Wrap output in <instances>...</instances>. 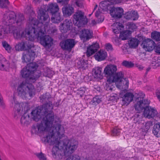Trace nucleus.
<instances>
[{
  "label": "nucleus",
  "instance_id": "53",
  "mask_svg": "<svg viewBox=\"0 0 160 160\" xmlns=\"http://www.w3.org/2000/svg\"><path fill=\"white\" fill-rule=\"evenodd\" d=\"M106 87V90L108 91L111 92L112 91L113 89V87H112V86L110 87L107 84Z\"/></svg>",
  "mask_w": 160,
  "mask_h": 160
},
{
  "label": "nucleus",
  "instance_id": "34",
  "mask_svg": "<svg viewBox=\"0 0 160 160\" xmlns=\"http://www.w3.org/2000/svg\"><path fill=\"white\" fill-rule=\"evenodd\" d=\"M151 65L153 68L159 67L160 66V58L157 57H154L152 59Z\"/></svg>",
  "mask_w": 160,
  "mask_h": 160
},
{
  "label": "nucleus",
  "instance_id": "10",
  "mask_svg": "<svg viewBox=\"0 0 160 160\" xmlns=\"http://www.w3.org/2000/svg\"><path fill=\"white\" fill-rule=\"evenodd\" d=\"M73 17L76 21V24L78 27H80L87 23L86 17L84 15V13L81 11H78L73 15Z\"/></svg>",
  "mask_w": 160,
  "mask_h": 160
},
{
  "label": "nucleus",
  "instance_id": "23",
  "mask_svg": "<svg viewBox=\"0 0 160 160\" xmlns=\"http://www.w3.org/2000/svg\"><path fill=\"white\" fill-rule=\"evenodd\" d=\"M99 48V44L97 43L93 44L87 48L86 54L89 57L97 51Z\"/></svg>",
  "mask_w": 160,
  "mask_h": 160
},
{
  "label": "nucleus",
  "instance_id": "48",
  "mask_svg": "<svg viewBox=\"0 0 160 160\" xmlns=\"http://www.w3.org/2000/svg\"><path fill=\"white\" fill-rule=\"evenodd\" d=\"M105 47L106 49L108 51H111L113 50L112 46L110 43L106 44Z\"/></svg>",
  "mask_w": 160,
  "mask_h": 160
},
{
  "label": "nucleus",
  "instance_id": "37",
  "mask_svg": "<svg viewBox=\"0 0 160 160\" xmlns=\"http://www.w3.org/2000/svg\"><path fill=\"white\" fill-rule=\"evenodd\" d=\"M6 29H5L4 28H2L0 29V38H3L5 36L6 34L8 33H11L10 32L9 29L7 28V26L6 28Z\"/></svg>",
  "mask_w": 160,
  "mask_h": 160
},
{
  "label": "nucleus",
  "instance_id": "41",
  "mask_svg": "<svg viewBox=\"0 0 160 160\" xmlns=\"http://www.w3.org/2000/svg\"><path fill=\"white\" fill-rule=\"evenodd\" d=\"M122 66L128 68H130L133 67L134 66L133 63L131 61L126 60H124L122 63Z\"/></svg>",
  "mask_w": 160,
  "mask_h": 160
},
{
  "label": "nucleus",
  "instance_id": "60",
  "mask_svg": "<svg viewBox=\"0 0 160 160\" xmlns=\"http://www.w3.org/2000/svg\"><path fill=\"white\" fill-rule=\"evenodd\" d=\"M156 95L157 98L159 100V101L160 102V93H157L156 94Z\"/></svg>",
  "mask_w": 160,
  "mask_h": 160
},
{
  "label": "nucleus",
  "instance_id": "6",
  "mask_svg": "<svg viewBox=\"0 0 160 160\" xmlns=\"http://www.w3.org/2000/svg\"><path fill=\"white\" fill-rule=\"evenodd\" d=\"M38 67L35 62H32L27 64L25 67L21 71L22 77L25 78H28L27 80L30 82H34L40 77V75L36 74L37 68Z\"/></svg>",
  "mask_w": 160,
  "mask_h": 160
},
{
  "label": "nucleus",
  "instance_id": "26",
  "mask_svg": "<svg viewBox=\"0 0 160 160\" xmlns=\"http://www.w3.org/2000/svg\"><path fill=\"white\" fill-rule=\"evenodd\" d=\"M40 99L41 101L42 102H45L46 103L43 104L41 106H39V107H42V106L47 103H48L49 102H52L49 101L50 98H51V95L48 93H46L45 94H43L42 95L40 96ZM52 105H53L52 103ZM53 106V105H52ZM39 107H38L37 108Z\"/></svg>",
  "mask_w": 160,
  "mask_h": 160
},
{
  "label": "nucleus",
  "instance_id": "24",
  "mask_svg": "<svg viewBox=\"0 0 160 160\" xmlns=\"http://www.w3.org/2000/svg\"><path fill=\"white\" fill-rule=\"evenodd\" d=\"M123 15L124 18L128 20H135L138 18L137 12L135 11L127 12Z\"/></svg>",
  "mask_w": 160,
  "mask_h": 160
},
{
  "label": "nucleus",
  "instance_id": "9",
  "mask_svg": "<svg viewBox=\"0 0 160 160\" xmlns=\"http://www.w3.org/2000/svg\"><path fill=\"white\" fill-rule=\"evenodd\" d=\"M22 37L25 38L28 41L25 42H22L17 44L15 46V48L16 50L18 51L27 50L28 51L30 50L32 51H33V50H36L32 42L33 41H31L27 39L24 35L22 36L20 38L17 39H20Z\"/></svg>",
  "mask_w": 160,
  "mask_h": 160
},
{
  "label": "nucleus",
  "instance_id": "17",
  "mask_svg": "<svg viewBox=\"0 0 160 160\" xmlns=\"http://www.w3.org/2000/svg\"><path fill=\"white\" fill-rule=\"evenodd\" d=\"M157 114V111L150 107L145 108L143 113L144 117L149 119L153 118Z\"/></svg>",
  "mask_w": 160,
  "mask_h": 160
},
{
  "label": "nucleus",
  "instance_id": "46",
  "mask_svg": "<svg viewBox=\"0 0 160 160\" xmlns=\"http://www.w3.org/2000/svg\"><path fill=\"white\" fill-rule=\"evenodd\" d=\"M120 132V129L117 127H115L112 131V135L113 136H118L119 135Z\"/></svg>",
  "mask_w": 160,
  "mask_h": 160
},
{
  "label": "nucleus",
  "instance_id": "31",
  "mask_svg": "<svg viewBox=\"0 0 160 160\" xmlns=\"http://www.w3.org/2000/svg\"><path fill=\"white\" fill-rule=\"evenodd\" d=\"M140 112L138 111L134 115L133 117V121L135 123L138 124L142 123V114L140 113Z\"/></svg>",
  "mask_w": 160,
  "mask_h": 160
},
{
  "label": "nucleus",
  "instance_id": "52",
  "mask_svg": "<svg viewBox=\"0 0 160 160\" xmlns=\"http://www.w3.org/2000/svg\"><path fill=\"white\" fill-rule=\"evenodd\" d=\"M124 81L123 82V84H125V87L126 88H128L129 85V81L128 79L127 78H124Z\"/></svg>",
  "mask_w": 160,
  "mask_h": 160
},
{
  "label": "nucleus",
  "instance_id": "15",
  "mask_svg": "<svg viewBox=\"0 0 160 160\" xmlns=\"http://www.w3.org/2000/svg\"><path fill=\"white\" fill-rule=\"evenodd\" d=\"M124 10L120 7L114 8L110 11L111 15L115 18H121L123 15Z\"/></svg>",
  "mask_w": 160,
  "mask_h": 160
},
{
  "label": "nucleus",
  "instance_id": "64",
  "mask_svg": "<svg viewBox=\"0 0 160 160\" xmlns=\"http://www.w3.org/2000/svg\"><path fill=\"white\" fill-rule=\"evenodd\" d=\"M150 68H148L147 69H146V72H148V71H149L150 69Z\"/></svg>",
  "mask_w": 160,
  "mask_h": 160
},
{
  "label": "nucleus",
  "instance_id": "16",
  "mask_svg": "<svg viewBox=\"0 0 160 160\" xmlns=\"http://www.w3.org/2000/svg\"><path fill=\"white\" fill-rule=\"evenodd\" d=\"M13 101L12 103H14L15 104L14 107V117L16 118H18L20 117L23 112V108L21 103H17L15 101L14 98H13Z\"/></svg>",
  "mask_w": 160,
  "mask_h": 160
},
{
  "label": "nucleus",
  "instance_id": "3",
  "mask_svg": "<svg viewBox=\"0 0 160 160\" xmlns=\"http://www.w3.org/2000/svg\"><path fill=\"white\" fill-rule=\"evenodd\" d=\"M52 110V102H49L31 112L32 118L35 121H38L41 118V116H44L40 123H38L32 126L31 130L32 134H38L43 133L52 127L54 120Z\"/></svg>",
  "mask_w": 160,
  "mask_h": 160
},
{
  "label": "nucleus",
  "instance_id": "7",
  "mask_svg": "<svg viewBox=\"0 0 160 160\" xmlns=\"http://www.w3.org/2000/svg\"><path fill=\"white\" fill-rule=\"evenodd\" d=\"M18 96L22 98H27L30 99L35 95V90L34 86L30 83L27 81L22 82L18 86L17 88Z\"/></svg>",
  "mask_w": 160,
  "mask_h": 160
},
{
  "label": "nucleus",
  "instance_id": "21",
  "mask_svg": "<svg viewBox=\"0 0 160 160\" xmlns=\"http://www.w3.org/2000/svg\"><path fill=\"white\" fill-rule=\"evenodd\" d=\"M72 25V23L71 20L66 19L60 26L61 32L63 33L66 32L70 29L71 26Z\"/></svg>",
  "mask_w": 160,
  "mask_h": 160
},
{
  "label": "nucleus",
  "instance_id": "18",
  "mask_svg": "<svg viewBox=\"0 0 160 160\" xmlns=\"http://www.w3.org/2000/svg\"><path fill=\"white\" fill-rule=\"evenodd\" d=\"M33 51L29 50L27 54L23 55L22 58L23 62L28 63L30 62L32 59H33V58L36 56V50Z\"/></svg>",
  "mask_w": 160,
  "mask_h": 160
},
{
  "label": "nucleus",
  "instance_id": "45",
  "mask_svg": "<svg viewBox=\"0 0 160 160\" xmlns=\"http://www.w3.org/2000/svg\"><path fill=\"white\" fill-rule=\"evenodd\" d=\"M9 4L8 0H0V7L1 8H6Z\"/></svg>",
  "mask_w": 160,
  "mask_h": 160
},
{
  "label": "nucleus",
  "instance_id": "57",
  "mask_svg": "<svg viewBox=\"0 0 160 160\" xmlns=\"http://www.w3.org/2000/svg\"><path fill=\"white\" fill-rule=\"evenodd\" d=\"M4 65L2 63V62H1V64H0V69L2 70H3L4 69Z\"/></svg>",
  "mask_w": 160,
  "mask_h": 160
},
{
  "label": "nucleus",
  "instance_id": "40",
  "mask_svg": "<svg viewBox=\"0 0 160 160\" xmlns=\"http://www.w3.org/2000/svg\"><path fill=\"white\" fill-rule=\"evenodd\" d=\"M101 101V99L98 96H96L90 102V104L92 105H96L99 103Z\"/></svg>",
  "mask_w": 160,
  "mask_h": 160
},
{
  "label": "nucleus",
  "instance_id": "47",
  "mask_svg": "<svg viewBox=\"0 0 160 160\" xmlns=\"http://www.w3.org/2000/svg\"><path fill=\"white\" fill-rule=\"evenodd\" d=\"M66 160H80V158L77 155L70 156L68 157Z\"/></svg>",
  "mask_w": 160,
  "mask_h": 160
},
{
  "label": "nucleus",
  "instance_id": "56",
  "mask_svg": "<svg viewBox=\"0 0 160 160\" xmlns=\"http://www.w3.org/2000/svg\"><path fill=\"white\" fill-rule=\"evenodd\" d=\"M137 67L140 70H141L143 69L144 67L142 65H137Z\"/></svg>",
  "mask_w": 160,
  "mask_h": 160
},
{
  "label": "nucleus",
  "instance_id": "39",
  "mask_svg": "<svg viewBox=\"0 0 160 160\" xmlns=\"http://www.w3.org/2000/svg\"><path fill=\"white\" fill-rule=\"evenodd\" d=\"M151 38L152 39L156 41H160V32L155 31L152 32L151 34Z\"/></svg>",
  "mask_w": 160,
  "mask_h": 160
},
{
  "label": "nucleus",
  "instance_id": "14",
  "mask_svg": "<svg viewBox=\"0 0 160 160\" xmlns=\"http://www.w3.org/2000/svg\"><path fill=\"white\" fill-rule=\"evenodd\" d=\"M155 43L152 40L147 39L143 41L142 45L146 50L150 51L155 48Z\"/></svg>",
  "mask_w": 160,
  "mask_h": 160
},
{
  "label": "nucleus",
  "instance_id": "1",
  "mask_svg": "<svg viewBox=\"0 0 160 160\" xmlns=\"http://www.w3.org/2000/svg\"><path fill=\"white\" fill-rule=\"evenodd\" d=\"M38 18L39 21L34 18L29 20L23 34L25 33L26 38L31 41L39 39L42 45L49 48L53 44V39L49 36L45 35L49 29L50 18L44 7H41L39 10Z\"/></svg>",
  "mask_w": 160,
  "mask_h": 160
},
{
  "label": "nucleus",
  "instance_id": "59",
  "mask_svg": "<svg viewBox=\"0 0 160 160\" xmlns=\"http://www.w3.org/2000/svg\"><path fill=\"white\" fill-rule=\"evenodd\" d=\"M4 58L3 57V56L2 55L0 54V64H1V62H3V61H4Z\"/></svg>",
  "mask_w": 160,
  "mask_h": 160
},
{
  "label": "nucleus",
  "instance_id": "33",
  "mask_svg": "<svg viewBox=\"0 0 160 160\" xmlns=\"http://www.w3.org/2000/svg\"><path fill=\"white\" fill-rule=\"evenodd\" d=\"M99 8L102 9V10L104 11H107L108 9V8L109 7L110 4L109 2L106 1H102L101 2L99 5Z\"/></svg>",
  "mask_w": 160,
  "mask_h": 160
},
{
  "label": "nucleus",
  "instance_id": "55",
  "mask_svg": "<svg viewBox=\"0 0 160 160\" xmlns=\"http://www.w3.org/2000/svg\"><path fill=\"white\" fill-rule=\"evenodd\" d=\"M4 103L3 102L2 98H0V107H4Z\"/></svg>",
  "mask_w": 160,
  "mask_h": 160
},
{
  "label": "nucleus",
  "instance_id": "22",
  "mask_svg": "<svg viewBox=\"0 0 160 160\" xmlns=\"http://www.w3.org/2000/svg\"><path fill=\"white\" fill-rule=\"evenodd\" d=\"M60 11L58 5L56 2L49 3L47 7V11L50 14Z\"/></svg>",
  "mask_w": 160,
  "mask_h": 160
},
{
  "label": "nucleus",
  "instance_id": "4",
  "mask_svg": "<svg viewBox=\"0 0 160 160\" xmlns=\"http://www.w3.org/2000/svg\"><path fill=\"white\" fill-rule=\"evenodd\" d=\"M24 19V17L22 14L20 13L16 15L14 12L10 11L4 14L2 22L3 24L9 29L10 32L12 33L14 38H18L22 36H25V33L23 34L25 30L21 32L20 29L16 25H20Z\"/></svg>",
  "mask_w": 160,
  "mask_h": 160
},
{
  "label": "nucleus",
  "instance_id": "19",
  "mask_svg": "<svg viewBox=\"0 0 160 160\" xmlns=\"http://www.w3.org/2000/svg\"><path fill=\"white\" fill-rule=\"evenodd\" d=\"M134 95L132 93L127 92L122 97V105H128L133 100Z\"/></svg>",
  "mask_w": 160,
  "mask_h": 160
},
{
  "label": "nucleus",
  "instance_id": "2",
  "mask_svg": "<svg viewBox=\"0 0 160 160\" xmlns=\"http://www.w3.org/2000/svg\"><path fill=\"white\" fill-rule=\"evenodd\" d=\"M52 132H49L44 138V141L47 142H52V138L54 136L57 137L53 141L55 144L52 149V154L54 158L58 160L62 159L63 152L65 155L68 156L73 153L77 147V142L71 141L64 137V130L61 124L58 123L53 128Z\"/></svg>",
  "mask_w": 160,
  "mask_h": 160
},
{
  "label": "nucleus",
  "instance_id": "49",
  "mask_svg": "<svg viewBox=\"0 0 160 160\" xmlns=\"http://www.w3.org/2000/svg\"><path fill=\"white\" fill-rule=\"evenodd\" d=\"M103 11L102 10V9L99 8L95 13L96 17L98 18L100 14L101 13H103Z\"/></svg>",
  "mask_w": 160,
  "mask_h": 160
},
{
  "label": "nucleus",
  "instance_id": "12",
  "mask_svg": "<svg viewBox=\"0 0 160 160\" xmlns=\"http://www.w3.org/2000/svg\"><path fill=\"white\" fill-rule=\"evenodd\" d=\"M142 100L137 102V105H136L135 106V109L139 112H141L145 108L149 107L148 104L150 103V101L148 99H143L144 96H145L144 94H142Z\"/></svg>",
  "mask_w": 160,
  "mask_h": 160
},
{
  "label": "nucleus",
  "instance_id": "50",
  "mask_svg": "<svg viewBox=\"0 0 160 160\" xmlns=\"http://www.w3.org/2000/svg\"><path fill=\"white\" fill-rule=\"evenodd\" d=\"M155 52L159 54H160V43L158 44L155 47Z\"/></svg>",
  "mask_w": 160,
  "mask_h": 160
},
{
  "label": "nucleus",
  "instance_id": "54",
  "mask_svg": "<svg viewBox=\"0 0 160 160\" xmlns=\"http://www.w3.org/2000/svg\"><path fill=\"white\" fill-rule=\"evenodd\" d=\"M75 4L76 6L78 7H81L82 5V3H81L80 1L78 0H76V1Z\"/></svg>",
  "mask_w": 160,
  "mask_h": 160
},
{
  "label": "nucleus",
  "instance_id": "43",
  "mask_svg": "<svg viewBox=\"0 0 160 160\" xmlns=\"http://www.w3.org/2000/svg\"><path fill=\"white\" fill-rule=\"evenodd\" d=\"M36 155L40 160H46L47 158L46 155L42 152L36 153Z\"/></svg>",
  "mask_w": 160,
  "mask_h": 160
},
{
  "label": "nucleus",
  "instance_id": "20",
  "mask_svg": "<svg viewBox=\"0 0 160 160\" xmlns=\"http://www.w3.org/2000/svg\"><path fill=\"white\" fill-rule=\"evenodd\" d=\"M51 14V20L53 23H59L63 19L60 11Z\"/></svg>",
  "mask_w": 160,
  "mask_h": 160
},
{
  "label": "nucleus",
  "instance_id": "32",
  "mask_svg": "<svg viewBox=\"0 0 160 160\" xmlns=\"http://www.w3.org/2000/svg\"><path fill=\"white\" fill-rule=\"evenodd\" d=\"M142 126L141 128V129L143 132H147L150 128L151 126L152 125V122H148L144 124L143 123H142Z\"/></svg>",
  "mask_w": 160,
  "mask_h": 160
},
{
  "label": "nucleus",
  "instance_id": "11",
  "mask_svg": "<svg viewBox=\"0 0 160 160\" xmlns=\"http://www.w3.org/2000/svg\"><path fill=\"white\" fill-rule=\"evenodd\" d=\"M75 44L76 43L74 39H68L61 42L60 46L63 50L71 51Z\"/></svg>",
  "mask_w": 160,
  "mask_h": 160
},
{
  "label": "nucleus",
  "instance_id": "35",
  "mask_svg": "<svg viewBox=\"0 0 160 160\" xmlns=\"http://www.w3.org/2000/svg\"><path fill=\"white\" fill-rule=\"evenodd\" d=\"M139 42V40L136 38H132L128 42V44L131 48H134L138 47Z\"/></svg>",
  "mask_w": 160,
  "mask_h": 160
},
{
  "label": "nucleus",
  "instance_id": "30",
  "mask_svg": "<svg viewBox=\"0 0 160 160\" xmlns=\"http://www.w3.org/2000/svg\"><path fill=\"white\" fill-rule=\"evenodd\" d=\"M152 133L157 137H160V122H158L154 125Z\"/></svg>",
  "mask_w": 160,
  "mask_h": 160
},
{
  "label": "nucleus",
  "instance_id": "36",
  "mask_svg": "<svg viewBox=\"0 0 160 160\" xmlns=\"http://www.w3.org/2000/svg\"><path fill=\"white\" fill-rule=\"evenodd\" d=\"M137 28L136 25L133 23L128 22L127 23L126 28L127 30L132 33Z\"/></svg>",
  "mask_w": 160,
  "mask_h": 160
},
{
  "label": "nucleus",
  "instance_id": "58",
  "mask_svg": "<svg viewBox=\"0 0 160 160\" xmlns=\"http://www.w3.org/2000/svg\"><path fill=\"white\" fill-rule=\"evenodd\" d=\"M59 105V102H55L53 103V105L55 107H58Z\"/></svg>",
  "mask_w": 160,
  "mask_h": 160
},
{
  "label": "nucleus",
  "instance_id": "51",
  "mask_svg": "<svg viewBox=\"0 0 160 160\" xmlns=\"http://www.w3.org/2000/svg\"><path fill=\"white\" fill-rule=\"evenodd\" d=\"M69 0H57V2L62 4H67Z\"/></svg>",
  "mask_w": 160,
  "mask_h": 160
},
{
  "label": "nucleus",
  "instance_id": "5",
  "mask_svg": "<svg viewBox=\"0 0 160 160\" xmlns=\"http://www.w3.org/2000/svg\"><path fill=\"white\" fill-rule=\"evenodd\" d=\"M117 70V66L114 65H108L105 68L103 73L109 84L121 81L123 74L121 72H116Z\"/></svg>",
  "mask_w": 160,
  "mask_h": 160
},
{
  "label": "nucleus",
  "instance_id": "25",
  "mask_svg": "<svg viewBox=\"0 0 160 160\" xmlns=\"http://www.w3.org/2000/svg\"><path fill=\"white\" fill-rule=\"evenodd\" d=\"M107 57V52L103 50H100L94 55L95 59L98 61L104 60Z\"/></svg>",
  "mask_w": 160,
  "mask_h": 160
},
{
  "label": "nucleus",
  "instance_id": "29",
  "mask_svg": "<svg viewBox=\"0 0 160 160\" xmlns=\"http://www.w3.org/2000/svg\"><path fill=\"white\" fill-rule=\"evenodd\" d=\"M73 8L70 7H64L62 8L63 14L66 16H71L73 12Z\"/></svg>",
  "mask_w": 160,
  "mask_h": 160
},
{
  "label": "nucleus",
  "instance_id": "61",
  "mask_svg": "<svg viewBox=\"0 0 160 160\" xmlns=\"http://www.w3.org/2000/svg\"><path fill=\"white\" fill-rule=\"evenodd\" d=\"M104 20V18L103 17L101 18L100 19V18H98V22H102Z\"/></svg>",
  "mask_w": 160,
  "mask_h": 160
},
{
  "label": "nucleus",
  "instance_id": "38",
  "mask_svg": "<svg viewBox=\"0 0 160 160\" xmlns=\"http://www.w3.org/2000/svg\"><path fill=\"white\" fill-rule=\"evenodd\" d=\"M88 88L85 87H82L78 90L77 93L80 95L81 97H82L85 93H87L88 91Z\"/></svg>",
  "mask_w": 160,
  "mask_h": 160
},
{
  "label": "nucleus",
  "instance_id": "63",
  "mask_svg": "<svg viewBox=\"0 0 160 160\" xmlns=\"http://www.w3.org/2000/svg\"><path fill=\"white\" fill-rule=\"evenodd\" d=\"M92 23L93 24H95L96 23V21L95 20H92Z\"/></svg>",
  "mask_w": 160,
  "mask_h": 160
},
{
  "label": "nucleus",
  "instance_id": "28",
  "mask_svg": "<svg viewBox=\"0 0 160 160\" xmlns=\"http://www.w3.org/2000/svg\"><path fill=\"white\" fill-rule=\"evenodd\" d=\"M102 68L97 67L93 69L92 72L95 78L101 79L102 78Z\"/></svg>",
  "mask_w": 160,
  "mask_h": 160
},
{
  "label": "nucleus",
  "instance_id": "13",
  "mask_svg": "<svg viewBox=\"0 0 160 160\" xmlns=\"http://www.w3.org/2000/svg\"><path fill=\"white\" fill-rule=\"evenodd\" d=\"M93 32L89 29H84L80 32V38L83 42L88 41L92 37Z\"/></svg>",
  "mask_w": 160,
  "mask_h": 160
},
{
  "label": "nucleus",
  "instance_id": "8",
  "mask_svg": "<svg viewBox=\"0 0 160 160\" xmlns=\"http://www.w3.org/2000/svg\"><path fill=\"white\" fill-rule=\"evenodd\" d=\"M112 31L115 34H118L120 32V38L122 40L128 39L131 33L127 30L123 32H121V30L123 29L124 26L119 22H117L112 25Z\"/></svg>",
  "mask_w": 160,
  "mask_h": 160
},
{
  "label": "nucleus",
  "instance_id": "27",
  "mask_svg": "<svg viewBox=\"0 0 160 160\" xmlns=\"http://www.w3.org/2000/svg\"><path fill=\"white\" fill-rule=\"evenodd\" d=\"M30 121L29 116L25 112L21 118L20 122L22 125H27L30 123Z\"/></svg>",
  "mask_w": 160,
  "mask_h": 160
},
{
  "label": "nucleus",
  "instance_id": "42",
  "mask_svg": "<svg viewBox=\"0 0 160 160\" xmlns=\"http://www.w3.org/2000/svg\"><path fill=\"white\" fill-rule=\"evenodd\" d=\"M2 44L3 47L8 52H10L11 47L7 42L5 41L2 42Z\"/></svg>",
  "mask_w": 160,
  "mask_h": 160
},
{
  "label": "nucleus",
  "instance_id": "44",
  "mask_svg": "<svg viewBox=\"0 0 160 160\" xmlns=\"http://www.w3.org/2000/svg\"><path fill=\"white\" fill-rule=\"evenodd\" d=\"M85 63L81 61H78L77 62V67L78 69L82 68V69H85V66L86 65Z\"/></svg>",
  "mask_w": 160,
  "mask_h": 160
},
{
  "label": "nucleus",
  "instance_id": "62",
  "mask_svg": "<svg viewBox=\"0 0 160 160\" xmlns=\"http://www.w3.org/2000/svg\"><path fill=\"white\" fill-rule=\"evenodd\" d=\"M97 7H98V5H96L94 8L92 12H93L97 8Z\"/></svg>",
  "mask_w": 160,
  "mask_h": 160
}]
</instances>
